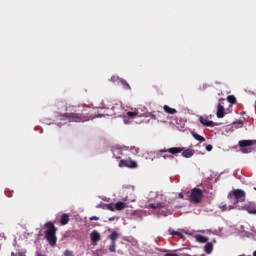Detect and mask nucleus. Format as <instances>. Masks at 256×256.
<instances>
[{
	"mask_svg": "<svg viewBox=\"0 0 256 256\" xmlns=\"http://www.w3.org/2000/svg\"><path fill=\"white\" fill-rule=\"evenodd\" d=\"M130 152L132 155H137V153H139V148L135 147V146H131L130 147Z\"/></svg>",
	"mask_w": 256,
	"mask_h": 256,
	"instance_id": "cd10ccee",
	"label": "nucleus"
},
{
	"mask_svg": "<svg viewBox=\"0 0 256 256\" xmlns=\"http://www.w3.org/2000/svg\"><path fill=\"white\" fill-rule=\"evenodd\" d=\"M120 83L123 86V89H125L126 91H130L131 86L129 85V83L123 79H120Z\"/></svg>",
	"mask_w": 256,
	"mask_h": 256,
	"instance_id": "393cba45",
	"label": "nucleus"
},
{
	"mask_svg": "<svg viewBox=\"0 0 256 256\" xmlns=\"http://www.w3.org/2000/svg\"><path fill=\"white\" fill-rule=\"evenodd\" d=\"M45 239L48 241L49 245L52 247L57 245V231L44 232Z\"/></svg>",
	"mask_w": 256,
	"mask_h": 256,
	"instance_id": "0eeeda50",
	"label": "nucleus"
},
{
	"mask_svg": "<svg viewBox=\"0 0 256 256\" xmlns=\"http://www.w3.org/2000/svg\"><path fill=\"white\" fill-rule=\"evenodd\" d=\"M195 239H196L197 243H207V241H209L208 237H205V236L200 235V234L196 235Z\"/></svg>",
	"mask_w": 256,
	"mask_h": 256,
	"instance_id": "6ab92c4d",
	"label": "nucleus"
},
{
	"mask_svg": "<svg viewBox=\"0 0 256 256\" xmlns=\"http://www.w3.org/2000/svg\"><path fill=\"white\" fill-rule=\"evenodd\" d=\"M206 151H213V146L211 144L206 145Z\"/></svg>",
	"mask_w": 256,
	"mask_h": 256,
	"instance_id": "473e14b6",
	"label": "nucleus"
},
{
	"mask_svg": "<svg viewBox=\"0 0 256 256\" xmlns=\"http://www.w3.org/2000/svg\"><path fill=\"white\" fill-rule=\"evenodd\" d=\"M37 256H45V255H43V254H41V253H38Z\"/></svg>",
	"mask_w": 256,
	"mask_h": 256,
	"instance_id": "4c0bfd02",
	"label": "nucleus"
},
{
	"mask_svg": "<svg viewBox=\"0 0 256 256\" xmlns=\"http://www.w3.org/2000/svg\"><path fill=\"white\" fill-rule=\"evenodd\" d=\"M126 207H127V203H125V202L119 201L115 204L116 211H123V209H125Z\"/></svg>",
	"mask_w": 256,
	"mask_h": 256,
	"instance_id": "a211bd4d",
	"label": "nucleus"
},
{
	"mask_svg": "<svg viewBox=\"0 0 256 256\" xmlns=\"http://www.w3.org/2000/svg\"><path fill=\"white\" fill-rule=\"evenodd\" d=\"M238 145L242 151V153H251L253 148L256 149V140H240Z\"/></svg>",
	"mask_w": 256,
	"mask_h": 256,
	"instance_id": "20e7f679",
	"label": "nucleus"
},
{
	"mask_svg": "<svg viewBox=\"0 0 256 256\" xmlns=\"http://www.w3.org/2000/svg\"><path fill=\"white\" fill-rule=\"evenodd\" d=\"M203 199V190L199 188H193L190 193V201L191 203H201Z\"/></svg>",
	"mask_w": 256,
	"mask_h": 256,
	"instance_id": "39448f33",
	"label": "nucleus"
},
{
	"mask_svg": "<svg viewBox=\"0 0 256 256\" xmlns=\"http://www.w3.org/2000/svg\"><path fill=\"white\" fill-rule=\"evenodd\" d=\"M231 197H234L236 200L234 205H237V203H245L247 194L242 189H235L228 194V199H231Z\"/></svg>",
	"mask_w": 256,
	"mask_h": 256,
	"instance_id": "7ed1b4c3",
	"label": "nucleus"
},
{
	"mask_svg": "<svg viewBox=\"0 0 256 256\" xmlns=\"http://www.w3.org/2000/svg\"><path fill=\"white\" fill-rule=\"evenodd\" d=\"M163 109L165 113H168V115H175V113H177V110L175 108H171L167 105H164Z\"/></svg>",
	"mask_w": 256,
	"mask_h": 256,
	"instance_id": "aec40b11",
	"label": "nucleus"
},
{
	"mask_svg": "<svg viewBox=\"0 0 256 256\" xmlns=\"http://www.w3.org/2000/svg\"><path fill=\"white\" fill-rule=\"evenodd\" d=\"M160 153H171V155H177L178 153H182V157L186 159H190L195 155V150L188 148L185 150V147H172L169 149H161Z\"/></svg>",
	"mask_w": 256,
	"mask_h": 256,
	"instance_id": "f03ea898",
	"label": "nucleus"
},
{
	"mask_svg": "<svg viewBox=\"0 0 256 256\" xmlns=\"http://www.w3.org/2000/svg\"><path fill=\"white\" fill-rule=\"evenodd\" d=\"M90 221H99V217L97 216H91Z\"/></svg>",
	"mask_w": 256,
	"mask_h": 256,
	"instance_id": "72a5a7b5",
	"label": "nucleus"
},
{
	"mask_svg": "<svg viewBox=\"0 0 256 256\" xmlns=\"http://www.w3.org/2000/svg\"><path fill=\"white\" fill-rule=\"evenodd\" d=\"M44 229H46L44 231V233H50V232H53V231H57V227H55V224H53V222H51V221L46 222L44 224Z\"/></svg>",
	"mask_w": 256,
	"mask_h": 256,
	"instance_id": "9b49d317",
	"label": "nucleus"
},
{
	"mask_svg": "<svg viewBox=\"0 0 256 256\" xmlns=\"http://www.w3.org/2000/svg\"><path fill=\"white\" fill-rule=\"evenodd\" d=\"M66 111H75V106H67Z\"/></svg>",
	"mask_w": 256,
	"mask_h": 256,
	"instance_id": "2f4dec72",
	"label": "nucleus"
},
{
	"mask_svg": "<svg viewBox=\"0 0 256 256\" xmlns=\"http://www.w3.org/2000/svg\"><path fill=\"white\" fill-rule=\"evenodd\" d=\"M216 116L218 119H223L225 117V107H223V105L218 104Z\"/></svg>",
	"mask_w": 256,
	"mask_h": 256,
	"instance_id": "ddd939ff",
	"label": "nucleus"
},
{
	"mask_svg": "<svg viewBox=\"0 0 256 256\" xmlns=\"http://www.w3.org/2000/svg\"><path fill=\"white\" fill-rule=\"evenodd\" d=\"M112 153L115 159H121V157H123V150H121V148H113Z\"/></svg>",
	"mask_w": 256,
	"mask_h": 256,
	"instance_id": "2eb2a0df",
	"label": "nucleus"
},
{
	"mask_svg": "<svg viewBox=\"0 0 256 256\" xmlns=\"http://www.w3.org/2000/svg\"><path fill=\"white\" fill-rule=\"evenodd\" d=\"M253 256H256V250L253 252Z\"/></svg>",
	"mask_w": 256,
	"mask_h": 256,
	"instance_id": "ea45409f",
	"label": "nucleus"
},
{
	"mask_svg": "<svg viewBox=\"0 0 256 256\" xmlns=\"http://www.w3.org/2000/svg\"><path fill=\"white\" fill-rule=\"evenodd\" d=\"M18 256H25V254H23V253H19V255Z\"/></svg>",
	"mask_w": 256,
	"mask_h": 256,
	"instance_id": "58836bf2",
	"label": "nucleus"
},
{
	"mask_svg": "<svg viewBox=\"0 0 256 256\" xmlns=\"http://www.w3.org/2000/svg\"><path fill=\"white\" fill-rule=\"evenodd\" d=\"M90 239L92 243H97L98 241H101V234L97 232V230H93L90 234Z\"/></svg>",
	"mask_w": 256,
	"mask_h": 256,
	"instance_id": "f8f14e48",
	"label": "nucleus"
},
{
	"mask_svg": "<svg viewBox=\"0 0 256 256\" xmlns=\"http://www.w3.org/2000/svg\"><path fill=\"white\" fill-rule=\"evenodd\" d=\"M178 197H179V199H183V197H184V196H183V193H179V194H178Z\"/></svg>",
	"mask_w": 256,
	"mask_h": 256,
	"instance_id": "c9c22d12",
	"label": "nucleus"
},
{
	"mask_svg": "<svg viewBox=\"0 0 256 256\" xmlns=\"http://www.w3.org/2000/svg\"><path fill=\"white\" fill-rule=\"evenodd\" d=\"M60 223L61 225H67V223H69V214L67 213L62 214L60 218Z\"/></svg>",
	"mask_w": 256,
	"mask_h": 256,
	"instance_id": "412c9836",
	"label": "nucleus"
},
{
	"mask_svg": "<svg viewBox=\"0 0 256 256\" xmlns=\"http://www.w3.org/2000/svg\"><path fill=\"white\" fill-rule=\"evenodd\" d=\"M163 253H167V250H163Z\"/></svg>",
	"mask_w": 256,
	"mask_h": 256,
	"instance_id": "a19ab883",
	"label": "nucleus"
},
{
	"mask_svg": "<svg viewBox=\"0 0 256 256\" xmlns=\"http://www.w3.org/2000/svg\"><path fill=\"white\" fill-rule=\"evenodd\" d=\"M106 207L109 211H115V208L113 207V204H108Z\"/></svg>",
	"mask_w": 256,
	"mask_h": 256,
	"instance_id": "7c9ffc66",
	"label": "nucleus"
},
{
	"mask_svg": "<svg viewBox=\"0 0 256 256\" xmlns=\"http://www.w3.org/2000/svg\"><path fill=\"white\" fill-rule=\"evenodd\" d=\"M148 207L150 209H165V207H167V204H165V202H158L156 204H149Z\"/></svg>",
	"mask_w": 256,
	"mask_h": 256,
	"instance_id": "4468645a",
	"label": "nucleus"
},
{
	"mask_svg": "<svg viewBox=\"0 0 256 256\" xmlns=\"http://www.w3.org/2000/svg\"><path fill=\"white\" fill-rule=\"evenodd\" d=\"M227 101L228 103H232V105H235V103H237V98H235V96L230 95L227 97Z\"/></svg>",
	"mask_w": 256,
	"mask_h": 256,
	"instance_id": "a878e982",
	"label": "nucleus"
},
{
	"mask_svg": "<svg viewBox=\"0 0 256 256\" xmlns=\"http://www.w3.org/2000/svg\"><path fill=\"white\" fill-rule=\"evenodd\" d=\"M119 167H128V169H137L138 165L134 160L128 158V159L120 160Z\"/></svg>",
	"mask_w": 256,
	"mask_h": 256,
	"instance_id": "6e6552de",
	"label": "nucleus"
},
{
	"mask_svg": "<svg viewBox=\"0 0 256 256\" xmlns=\"http://www.w3.org/2000/svg\"><path fill=\"white\" fill-rule=\"evenodd\" d=\"M108 239H110L111 243L108 247L110 253H115V249L117 247V239H119V233L117 232H112L109 236Z\"/></svg>",
	"mask_w": 256,
	"mask_h": 256,
	"instance_id": "423d86ee",
	"label": "nucleus"
},
{
	"mask_svg": "<svg viewBox=\"0 0 256 256\" xmlns=\"http://www.w3.org/2000/svg\"><path fill=\"white\" fill-rule=\"evenodd\" d=\"M161 153H166V152H161V150H159L157 153V157H163V159H170L171 155H168V154L162 155Z\"/></svg>",
	"mask_w": 256,
	"mask_h": 256,
	"instance_id": "bb28decb",
	"label": "nucleus"
},
{
	"mask_svg": "<svg viewBox=\"0 0 256 256\" xmlns=\"http://www.w3.org/2000/svg\"><path fill=\"white\" fill-rule=\"evenodd\" d=\"M62 117H65L70 121V123H85L86 121H91L93 116L85 113H75V112H66L62 114Z\"/></svg>",
	"mask_w": 256,
	"mask_h": 256,
	"instance_id": "f257e3e1",
	"label": "nucleus"
},
{
	"mask_svg": "<svg viewBox=\"0 0 256 256\" xmlns=\"http://www.w3.org/2000/svg\"><path fill=\"white\" fill-rule=\"evenodd\" d=\"M64 256H73V252L70 251V250H66V251L64 252Z\"/></svg>",
	"mask_w": 256,
	"mask_h": 256,
	"instance_id": "c756f323",
	"label": "nucleus"
},
{
	"mask_svg": "<svg viewBox=\"0 0 256 256\" xmlns=\"http://www.w3.org/2000/svg\"><path fill=\"white\" fill-rule=\"evenodd\" d=\"M199 121L202 125H204V127H214L215 126V122L209 120V118H207V117L201 116L199 118Z\"/></svg>",
	"mask_w": 256,
	"mask_h": 256,
	"instance_id": "9d476101",
	"label": "nucleus"
},
{
	"mask_svg": "<svg viewBox=\"0 0 256 256\" xmlns=\"http://www.w3.org/2000/svg\"><path fill=\"white\" fill-rule=\"evenodd\" d=\"M192 137H194V139H196V141H199L200 143H204V141H205V137H203L197 133H192Z\"/></svg>",
	"mask_w": 256,
	"mask_h": 256,
	"instance_id": "b1692460",
	"label": "nucleus"
},
{
	"mask_svg": "<svg viewBox=\"0 0 256 256\" xmlns=\"http://www.w3.org/2000/svg\"><path fill=\"white\" fill-rule=\"evenodd\" d=\"M204 251L207 255H211L213 253V243L207 242L204 246Z\"/></svg>",
	"mask_w": 256,
	"mask_h": 256,
	"instance_id": "dca6fc26",
	"label": "nucleus"
},
{
	"mask_svg": "<svg viewBox=\"0 0 256 256\" xmlns=\"http://www.w3.org/2000/svg\"><path fill=\"white\" fill-rule=\"evenodd\" d=\"M169 235H177V237H180V239H185V236L183 235V233L179 232V231H175L173 230V228H170L168 230Z\"/></svg>",
	"mask_w": 256,
	"mask_h": 256,
	"instance_id": "4be33fe9",
	"label": "nucleus"
},
{
	"mask_svg": "<svg viewBox=\"0 0 256 256\" xmlns=\"http://www.w3.org/2000/svg\"><path fill=\"white\" fill-rule=\"evenodd\" d=\"M238 209L242 211H247V213H250V215H256V205L253 202L245 204L244 206Z\"/></svg>",
	"mask_w": 256,
	"mask_h": 256,
	"instance_id": "1a4fd4ad",
	"label": "nucleus"
},
{
	"mask_svg": "<svg viewBox=\"0 0 256 256\" xmlns=\"http://www.w3.org/2000/svg\"><path fill=\"white\" fill-rule=\"evenodd\" d=\"M139 115V111L134 110V111H128L126 113V117H129V119H135Z\"/></svg>",
	"mask_w": 256,
	"mask_h": 256,
	"instance_id": "5701e85b",
	"label": "nucleus"
},
{
	"mask_svg": "<svg viewBox=\"0 0 256 256\" xmlns=\"http://www.w3.org/2000/svg\"><path fill=\"white\" fill-rule=\"evenodd\" d=\"M165 256H179V255H177L175 253H166Z\"/></svg>",
	"mask_w": 256,
	"mask_h": 256,
	"instance_id": "f704fd0d",
	"label": "nucleus"
},
{
	"mask_svg": "<svg viewBox=\"0 0 256 256\" xmlns=\"http://www.w3.org/2000/svg\"><path fill=\"white\" fill-rule=\"evenodd\" d=\"M234 125L237 129H240L241 127H243V120L234 122Z\"/></svg>",
	"mask_w": 256,
	"mask_h": 256,
	"instance_id": "c85d7f7f",
	"label": "nucleus"
},
{
	"mask_svg": "<svg viewBox=\"0 0 256 256\" xmlns=\"http://www.w3.org/2000/svg\"><path fill=\"white\" fill-rule=\"evenodd\" d=\"M219 209H221V211H231V209H237V206L227 207V204L222 202V203L219 204Z\"/></svg>",
	"mask_w": 256,
	"mask_h": 256,
	"instance_id": "f3484780",
	"label": "nucleus"
},
{
	"mask_svg": "<svg viewBox=\"0 0 256 256\" xmlns=\"http://www.w3.org/2000/svg\"><path fill=\"white\" fill-rule=\"evenodd\" d=\"M109 221H115V218H113V217L109 218Z\"/></svg>",
	"mask_w": 256,
	"mask_h": 256,
	"instance_id": "e433bc0d",
	"label": "nucleus"
}]
</instances>
